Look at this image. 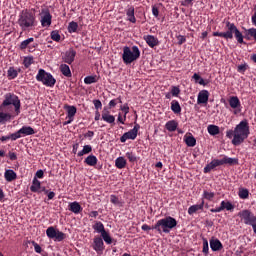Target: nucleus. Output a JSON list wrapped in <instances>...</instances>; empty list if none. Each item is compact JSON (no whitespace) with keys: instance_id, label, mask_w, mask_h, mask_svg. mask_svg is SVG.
Instances as JSON below:
<instances>
[{"instance_id":"nucleus-14","label":"nucleus","mask_w":256,"mask_h":256,"mask_svg":"<svg viewBox=\"0 0 256 256\" xmlns=\"http://www.w3.org/2000/svg\"><path fill=\"white\" fill-rule=\"evenodd\" d=\"M92 248L97 254L103 253V251L105 250V245L103 239L100 236H96L93 238Z\"/></svg>"},{"instance_id":"nucleus-34","label":"nucleus","mask_w":256,"mask_h":256,"mask_svg":"<svg viewBox=\"0 0 256 256\" xmlns=\"http://www.w3.org/2000/svg\"><path fill=\"white\" fill-rule=\"evenodd\" d=\"M127 166V160L124 157H118L115 160V167L118 169H124Z\"/></svg>"},{"instance_id":"nucleus-64","label":"nucleus","mask_w":256,"mask_h":256,"mask_svg":"<svg viewBox=\"0 0 256 256\" xmlns=\"http://www.w3.org/2000/svg\"><path fill=\"white\" fill-rule=\"evenodd\" d=\"M141 229H142L143 231L154 230L153 227H150V226L147 225V224H143V225L141 226Z\"/></svg>"},{"instance_id":"nucleus-27","label":"nucleus","mask_w":256,"mask_h":256,"mask_svg":"<svg viewBox=\"0 0 256 256\" xmlns=\"http://www.w3.org/2000/svg\"><path fill=\"white\" fill-rule=\"evenodd\" d=\"M41 189V182L36 178L34 177V180H32V186H30V191L36 193H41L40 191Z\"/></svg>"},{"instance_id":"nucleus-18","label":"nucleus","mask_w":256,"mask_h":256,"mask_svg":"<svg viewBox=\"0 0 256 256\" xmlns=\"http://www.w3.org/2000/svg\"><path fill=\"white\" fill-rule=\"evenodd\" d=\"M209 97H210V93L208 90H201L197 96V104L198 105H201V104L207 105L209 102Z\"/></svg>"},{"instance_id":"nucleus-4","label":"nucleus","mask_w":256,"mask_h":256,"mask_svg":"<svg viewBox=\"0 0 256 256\" xmlns=\"http://www.w3.org/2000/svg\"><path fill=\"white\" fill-rule=\"evenodd\" d=\"M178 222L175 218L168 216L163 219H159L153 226L152 229H155L159 234L165 233L169 234L172 229L177 227Z\"/></svg>"},{"instance_id":"nucleus-61","label":"nucleus","mask_w":256,"mask_h":256,"mask_svg":"<svg viewBox=\"0 0 256 256\" xmlns=\"http://www.w3.org/2000/svg\"><path fill=\"white\" fill-rule=\"evenodd\" d=\"M152 15H153L155 18H158V17H159V8H157V6H152Z\"/></svg>"},{"instance_id":"nucleus-5","label":"nucleus","mask_w":256,"mask_h":256,"mask_svg":"<svg viewBox=\"0 0 256 256\" xmlns=\"http://www.w3.org/2000/svg\"><path fill=\"white\" fill-rule=\"evenodd\" d=\"M18 25L22 30L26 31L36 26V18L33 12L22 10L18 16Z\"/></svg>"},{"instance_id":"nucleus-32","label":"nucleus","mask_w":256,"mask_h":256,"mask_svg":"<svg viewBox=\"0 0 256 256\" xmlns=\"http://www.w3.org/2000/svg\"><path fill=\"white\" fill-rule=\"evenodd\" d=\"M60 72H62V75H64L66 78L72 77L71 69L67 64L60 65Z\"/></svg>"},{"instance_id":"nucleus-62","label":"nucleus","mask_w":256,"mask_h":256,"mask_svg":"<svg viewBox=\"0 0 256 256\" xmlns=\"http://www.w3.org/2000/svg\"><path fill=\"white\" fill-rule=\"evenodd\" d=\"M117 104H118V100L113 99V100H110V102L108 103V106L109 108H114L117 106Z\"/></svg>"},{"instance_id":"nucleus-46","label":"nucleus","mask_w":256,"mask_h":256,"mask_svg":"<svg viewBox=\"0 0 256 256\" xmlns=\"http://www.w3.org/2000/svg\"><path fill=\"white\" fill-rule=\"evenodd\" d=\"M17 76H18L17 70H15L13 67H10V69H8V78L12 80L17 78Z\"/></svg>"},{"instance_id":"nucleus-60","label":"nucleus","mask_w":256,"mask_h":256,"mask_svg":"<svg viewBox=\"0 0 256 256\" xmlns=\"http://www.w3.org/2000/svg\"><path fill=\"white\" fill-rule=\"evenodd\" d=\"M93 105H94L96 110L102 108V102L100 100H93Z\"/></svg>"},{"instance_id":"nucleus-26","label":"nucleus","mask_w":256,"mask_h":256,"mask_svg":"<svg viewBox=\"0 0 256 256\" xmlns=\"http://www.w3.org/2000/svg\"><path fill=\"white\" fill-rule=\"evenodd\" d=\"M179 124L175 120H170L165 124V129L169 132H175L178 128Z\"/></svg>"},{"instance_id":"nucleus-19","label":"nucleus","mask_w":256,"mask_h":256,"mask_svg":"<svg viewBox=\"0 0 256 256\" xmlns=\"http://www.w3.org/2000/svg\"><path fill=\"white\" fill-rule=\"evenodd\" d=\"M143 40L150 48H155L160 44L159 39L153 35H145L143 36Z\"/></svg>"},{"instance_id":"nucleus-58","label":"nucleus","mask_w":256,"mask_h":256,"mask_svg":"<svg viewBox=\"0 0 256 256\" xmlns=\"http://www.w3.org/2000/svg\"><path fill=\"white\" fill-rule=\"evenodd\" d=\"M32 246H34V251H36V253L42 252L41 246L38 243H36L35 241H32Z\"/></svg>"},{"instance_id":"nucleus-25","label":"nucleus","mask_w":256,"mask_h":256,"mask_svg":"<svg viewBox=\"0 0 256 256\" xmlns=\"http://www.w3.org/2000/svg\"><path fill=\"white\" fill-rule=\"evenodd\" d=\"M19 131L22 137L35 134V130L31 126H22Z\"/></svg>"},{"instance_id":"nucleus-7","label":"nucleus","mask_w":256,"mask_h":256,"mask_svg":"<svg viewBox=\"0 0 256 256\" xmlns=\"http://www.w3.org/2000/svg\"><path fill=\"white\" fill-rule=\"evenodd\" d=\"M36 81L42 82V84L48 87H53L56 84V79L50 73H47L43 69L38 70V75H36Z\"/></svg>"},{"instance_id":"nucleus-20","label":"nucleus","mask_w":256,"mask_h":256,"mask_svg":"<svg viewBox=\"0 0 256 256\" xmlns=\"http://www.w3.org/2000/svg\"><path fill=\"white\" fill-rule=\"evenodd\" d=\"M125 14L127 17V21H129L130 23H133V24H135L137 22L136 17H135L134 6H127V8L125 10Z\"/></svg>"},{"instance_id":"nucleus-16","label":"nucleus","mask_w":256,"mask_h":256,"mask_svg":"<svg viewBox=\"0 0 256 256\" xmlns=\"http://www.w3.org/2000/svg\"><path fill=\"white\" fill-rule=\"evenodd\" d=\"M76 54V51L73 48H70L66 51V53H64V56H62V61L68 65H71L75 61Z\"/></svg>"},{"instance_id":"nucleus-39","label":"nucleus","mask_w":256,"mask_h":256,"mask_svg":"<svg viewBox=\"0 0 256 256\" xmlns=\"http://www.w3.org/2000/svg\"><path fill=\"white\" fill-rule=\"evenodd\" d=\"M207 131L212 136L220 134V128L218 126H215V125H209L207 127Z\"/></svg>"},{"instance_id":"nucleus-59","label":"nucleus","mask_w":256,"mask_h":256,"mask_svg":"<svg viewBox=\"0 0 256 256\" xmlns=\"http://www.w3.org/2000/svg\"><path fill=\"white\" fill-rule=\"evenodd\" d=\"M177 38V41H178V45H182L184 43H186V37L182 36V35H179L176 37Z\"/></svg>"},{"instance_id":"nucleus-29","label":"nucleus","mask_w":256,"mask_h":256,"mask_svg":"<svg viewBox=\"0 0 256 256\" xmlns=\"http://www.w3.org/2000/svg\"><path fill=\"white\" fill-rule=\"evenodd\" d=\"M101 118L103 121L109 124H114L115 123V116L110 115L108 112L103 111L101 114Z\"/></svg>"},{"instance_id":"nucleus-1","label":"nucleus","mask_w":256,"mask_h":256,"mask_svg":"<svg viewBox=\"0 0 256 256\" xmlns=\"http://www.w3.org/2000/svg\"><path fill=\"white\" fill-rule=\"evenodd\" d=\"M12 106H14V116H18L21 113V101L19 97L13 93H6L4 95V101L0 104V110L12 113Z\"/></svg>"},{"instance_id":"nucleus-22","label":"nucleus","mask_w":256,"mask_h":256,"mask_svg":"<svg viewBox=\"0 0 256 256\" xmlns=\"http://www.w3.org/2000/svg\"><path fill=\"white\" fill-rule=\"evenodd\" d=\"M68 210L73 212L74 214H79L80 212H82L83 208L79 202L74 201L68 204Z\"/></svg>"},{"instance_id":"nucleus-6","label":"nucleus","mask_w":256,"mask_h":256,"mask_svg":"<svg viewBox=\"0 0 256 256\" xmlns=\"http://www.w3.org/2000/svg\"><path fill=\"white\" fill-rule=\"evenodd\" d=\"M141 56V52L137 46H132V48L126 46L123 47L122 60L124 64H131L137 61Z\"/></svg>"},{"instance_id":"nucleus-8","label":"nucleus","mask_w":256,"mask_h":256,"mask_svg":"<svg viewBox=\"0 0 256 256\" xmlns=\"http://www.w3.org/2000/svg\"><path fill=\"white\" fill-rule=\"evenodd\" d=\"M46 236H48V238L50 239H54L58 242L63 241L67 235L57 229H55L53 226L48 227V229H46Z\"/></svg>"},{"instance_id":"nucleus-50","label":"nucleus","mask_w":256,"mask_h":256,"mask_svg":"<svg viewBox=\"0 0 256 256\" xmlns=\"http://www.w3.org/2000/svg\"><path fill=\"white\" fill-rule=\"evenodd\" d=\"M125 157L129 160V162L134 163L137 161V157L133 152H127Z\"/></svg>"},{"instance_id":"nucleus-30","label":"nucleus","mask_w":256,"mask_h":256,"mask_svg":"<svg viewBox=\"0 0 256 256\" xmlns=\"http://www.w3.org/2000/svg\"><path fill=\"white\" fill-rule=\"evenodd\" d=\"M184 142L188 147H195L197 144V140L193 135H190V136L185 135Z\"/></svg>"},{"instance_id":"nucleus-40","label":"nucleus","mask_w":256,"mask_h":256,"mask_svg":"<svg viewBox=\"0 0 256 256\" xmlns=\"http://www.w3.org/2000/svg\"><path fill=\"white\" fill-rule=\"evenodd\" d=\"M99 81V77L94 75V76H87L84 78V84H87V85H91V84H94V83H97Z\"/></svg>"},{"instance_id":"nucleus-56","label":"nucleus","mask_w":256,"mask_h":256,"mask_svg":"<svg viewBox=\"0 0 256 256\" xmlns=\"http://www.w3.org/2000/svg\"><path fill=\"white\" fill-rule=\"evenodd\" d=\"M247 68H248V65L247 64H242V65H239L237 67V71L239 73H245L247 71Z\"/></svg>"},{"instance_id":"nucleus-11","label":"nucleus","mask_w":256,"mask_h":256,"mask_svg":"<svg viewBox=\"0 0 256 256\" xmlns=\"http://www.w3.org/2000/svg\"><path fill=\"white\" fill-rule=\"evenodd\" d=\"M238 216L243 220L244 224L246 225L251 226L253 223L256 222V216L250 210H242L241 212H239Z\"/></svg>"},{"instance_id":"nucleus-13","label":"nucleus","mask_w":256,"mask_h":256,"mask_svg":"<svg viewBox=\"0 0 256 256\" xmlns=\"http://www.w3.org/2000/svg\"><path fill=\"white\" fill-rule=\"evenodd\" d=\"M225 209L227 211H234L235 206L230 201H221L220 206L210 209V212L219 213V212L224 211Z\"/></svg>"},{"instance_id":"nucleus-42","label":"nucleus","mask_w":256,"mask_h":256,"mask_svg":"<svg viewBox=\"0 0 256 256\" xmlns=\"http://www.w3.org/2000/svg\"><path fill=\"white\" fill-rule=\"evenodd\" d=\"M66 110H67V117L68 118H74V116L77 113V108L74 106H66Z\"/></svg>"},{"instance_id":"nucleus-36","label":"nucleus","mask_w":256,"mask_h":256,"mask_svg":"<svg viewBox=\"0 0 256 256\" xmlns=\"http://www.w3.org/2000/svg\"><path fill=\"white\" fill-rule=\"evenodd\" d=\"M102 241L106 244L110 245L113 243L114 239L110 236V233L105 231L102 235H100Z\"/></svg>"},{"instance_id":"nucleus-54","label":"nucleus","mask_w":256,"mask_h":256,"mask_svg":"<svg viewBox=\"0 0 256 256\" xmlns=\"http://www.w3.org/2000/svg\"><path fill=\"white\" fill-rule=\"evenodd\" d=\"M23 136L21 135L20 130H18L16 133L10 134V140L16 141L17 139L22 138Z\"/></svg>"},{"instance_id":"nucleus-24","label":"nucleus","mask_w":256,"mask_h":256,"mask_svg":"<svg viewBox=\"0 0 256 256\" xmlns=\"http://www.w3.org/2000/svg\"><path fill=\"white\" fill-rule=\"evenodd\" d=\"M205 201L202 200L200 204L192 205L188 208V214L193 215L199 210H204Z\"/></svg>"},{"instance_id":"nucleus-43","label":"nucleus","mask_w":256,"mask_h":256,"mask_svg":"<svg viewBox=\"0 0 256 256\" xmlns=\"http://www.w3.org/2000/svg\"><path fill=\"white\" fill-rule=\"evenodd\" d=\"M249 190L246 189V188H240L239 191H238V196L240 199H247L249 198Z\"/></svg>"},{"instance_id":"nucleus-55","label":"nucleus","mask_w":256,"mask_h":256,"mask_svg":"<svg viewBox=\"0 0 256 256\" xmlns=\"http://www.w3.org/2000/svg\"><path fill=\"white\" fill-rule=\"evenodd\" d=\"M180 92L181 91H180L179 87L173 86L172 89H171V94L174 97L179 96Z\"/></svg>"},{"instance_id":"nucleus-35","label":"nucleus","mask_w":256,"mask_h":256,"mask_svg":"<svg viewBox=\"0 0 256 256\" xmlns=\"http://www.w3.org/2000/svg\"><path fill=\"white\" fill-rule=\"evenodd\" d=\"M171 110L175 114H180L182 112V108L180 106V103L176 100H173L171 102Z\"/></svg>"},{"instance_id":"nucleus-9","label":"nucleus","mask_w":256,"mask_h":256,"mask_svg":"<svg viewBox=\"0 0 256 256\" xmlns=\"http://www.w3.org/2000/svg\"><path fill=\"white\" fill-rule=\"evenodd\" d=\"M230 108L233 110L232 113L233 115H239L243 111V107L241 104V101L239 97L237 96H232L228 100Z\"/></svg>"},{"instance_id":"nucleus-53","label":"nucleus","mask_w":256,"mask_h":256,"mask_svg":"<svg viewBox=\"0 0 256 256\" xmlns=\"http://www.w3.org/2000/svg\"><path fill=\"white\" fill-rule=\"evenodd\" d=\"M216 167L214 166V164L212 163V161L209 163V164H207L205 167H204V169H203V172L205 173V174H207V173H209V172H211L213 169H215Z\"/></svg>"},{"instance_id":"nucleus-21","label":"nucleus","mask_w":256,"mask_h":256,"mask_svg":"<svg viewBox=\"0 0 256 256\" xmlns=\"http://www.w3.org/2000/svg\"><path fill=\"white\" fill-rule=\"evenodd\" d=\"M209 243H210L211 250L214 252L220 251L224 247L222 242L219 239L212 238V239H210Z\"/></svg>"},{"instance_id":"nucleus-2","label":"nucleus","mask_w":256,"mask_h":256,"mask_svg":"<svg viewBox=\"0 0 256 256\" xmlns=\"http://www.w3.org/2000/svg\"><path fill=\"white\" fill-rule=\"evenodd\" d=\"M250 125L248 120L241 121L235 127V138L232 139L231 143L234 146L241 145L250 135Z\"/></svg>"},{"instance_id":"nucleus-33","label":"nucleus","mask_w":256,"mask_h":256,"mask_svg":"<svg viewBox=\"0 0 256 256\" xmlns=\"http://www.w3.org/2000/svg\"><path fill=\"white\" fill-rule=\"evenodd\" d=\"M84 163L88 166H95L98 163V159L95 155H89L84 159Z\"/></svg>"},{"instance_id":"nucleus-52","label":"nucleus","mask_w":256,"mask_h":256,"mask_svg":"<svg viewBox=\"0 0 256 256\" xmlns=\"http://www.w3.org/2000/svg\"><path fill=\"white\" fill-rule=\"evenodd\" d=\"M33 62H34V58L33 57H26V58H24V62H23L24 67L29 68L33 64Z\"/></svg>"},{"instance_id":"nucleus-57","label":"nucleus","mask_w":256,"mask_h":256,"mask_svg":"<svg viewBox=\"0 0 256 256\" xmlns=\"http://www.w3.org/2000/svg\"><path fill=\"white\" fill-rule=\"evenodd\" d=\"M236 136V130H228L226 132V137L229 138V139H232V138H235Z\"/></svg>"},{"instance_id":"nucleus-28","label":"nucleus","mask_w":256,"mask_h":256,"mask_svg":"<svg viewBox=\"0 0 256 256\" xmlns=\"http://www.w3.org/2000/svg\"><path fill=\"white\" fill-rule=\"evenodd\" d=\"M4 179L8 182H12L17 179V174L13 170H6V172H4Z\"/></svg>"},{"instance_id":"nucleus-44","label":"nucleus","mask_w":256,"mask_h":256,"mask_svg":"<svg viewBox=\"0 0 256 256\" xmlns=\"http://www.w3.org/2000/svg\"><path fill=\"white\" fill-rule=\"evenodd\" d=\"M110 202L115 206H119V207L123 206V202L116 195H110Z\"/></svg>"},{"instance_id":"nucleus-51","label":"nucleus","mask_w":256,"mask_h":256,"mask_svg":"<svg viewBox=\"0 0 256 256\" xmlns=\"http://www.w3.org/2000/svg\"><path fill=\"white\" fill-rule=\"evenodd\" d=\"M120 110L124 113V120L127 119V114L130 112V108L128 104H124L120 106Z\"/></svg>"},{"instance_id":"nucleus-38","label":"nucleus","mask_w":256,"mask_h":256,"mask_svg":"<svg viewBox=\"0 0 256 256\" xmlns=\"http://www.w3.org/2000/svg\"><path fill=\"white\" fill-rule=\"evenodd\" d=\"M92 151H93V148L91 145H85L83 146L82 150L77 153V156L81 157L91 153Z\"/></svg>"},{"instance_id":"nucleus-12","label":"nucleus","mask_w":256,"mask_h":256,"mask_svg":"<svg viewBox=\"0 0 256 256\" xmlns=\"http://www.w3.org/2000/svg\"><path fill=\"white\" fill-rule=\"evenodd\" d=\"M211 162L214 164L216 168L225 164H229V165L239 164V159L224 156L222 159H213Z\"/></svg>"},{"instance_id":"nucleus-17","label":"nucleus","mask_w":256,"mask_h":256,"mask_svg":"<svg viewBox=\"0 0 256 256\" xmlns=\"http://www.w3.org/2000/svg\"><path fill=\"white\" fill-rule=\"evenodd\" d=\"M15 118L11 112L7 110H0V125H5L8 122H11Z\"/></svg>"},{"instance_id":"nucleus-47","label":"nucleus","mask_w":256,"mask_h":256,"mask_svg":"<svg viewBox=\"0 0 256 256\" xmlns=\"http://www.w3.org/2000/svg\"><path fill=\"white\" fill-rule=\"evenodd\" d=\"M34 42V38H28L27 40H24L22 43H20V49L25 50L30 43Z\"/></svg>"},{"instance_id":"nucleus-37","label":"nucleus","mask_w":256,"mask_h":256,"mask_svg":"<svg viewBox=\"0 0 256 256\" xmlns=\"http://www.w3.org/2000/svg\"><path fill=\"white\" fill-rule=\"evenodd\" d=\"M102 241L106 244L110 245L113 243L114 239L110 236V233L105 231L102 235H100Z\"/></svg>"},{"instance_id":"nucleus-49","label":"nucleus","mask_w":256,"mask_h":256,"mask_svg":"<svg viewBox=\"0 0 256 256\" xmlns=\"http://www.w3.org/2000/svg\"><path fill=\"white\" fill-rule=\"evenodd\" d=\"M203 198L207 199L209 201L213 200L215 197V193L214 192H208V191H203Z\"/></svg>"},{"instance_id":"nucleus-31","label":"nucleus","mask_w":256,"mask_h":256,"mask_svg":"<svg viewBox=\"0 0 256 256\" xmlns=\"http://www.w3.org/2000/svg\"><path fill=\"white\" fill-rule=\"evenodd\" d=\"M92 228L95 232L99 233L100 235H102L103 233L106 232L104 224L100 221L95 222V224L92 226Z\"/></svg>"},{"instance_id":"nucleus-23","label":"nucleus","mask_w":256,"mask_h":256,"mask_svg":"<svg viewBox=\"0 0 256 256\" xmlns=\"http://www.w3.org/2000/svg\"><path fill=\"white\" fill-rule=\"evenodd\" d=\"M243 38L248 41L254 40V42H256V28L245 30Z\"/></svg>"},{"instance_id":"nucleus-3","label":"nucleus","mask_w":256,"mask_h":256,"mask_svg":"<svg viewBox=\"0 0 256 256\" xmlns=\"http://www.w3.org/2000/svg\"><path fill=\"white\" fill-rule=\"evenodd\" d=\"M226 27L228 29L227 32H224V33L214 32L213 36L222 37V38H225L226 40L233 39L235 36V39L239 44H246L244 42L243 34L240 32V30L237 28V26L234 23L226 22Z\"/></svg>"},{"instance_id":"nucleus-63","label":"nucleus","mask_w":256,"mask_h":256,"mask_svg":"<svg viewBox=\"0 0 256 256\" xmlns=\"http://www.w3.org/2000/svg\"><path fill=\"white\" fill-rule=\"evenodd\" d=\"M44 177V171L38 170L36 171V176L34 178L42 179Z\"/></svg>"},{"instance_id":"nucleus-41","label":"nucleus","mask_w":256,"mask_h":256,"mask_svg":"<svg viewBox=\"0 0 256 256\" xmlns=\"http://www.w3.org/2000/svg\"><path fill=\"white\" fill-rule=\"evenodd\" d=\"M78 28H79L78 23L72 21V22H70V23L68 24L67 31H68V33H70V34L76 33L77 30H78Z\"/></svg>"},{"instance_id":"nucleus-45","label":"nucleus","mask_w":256,"mask_h":256,"mask_svg":"<svg viewBox=\"0 0 256 256\" xmlns=\"http://www.w3.org/2000/svg\"><path fill=\"white\" fill-rule=\"evenodd\" d=\"M203 249L202 252L207 256L209 254V242L207 238H203Z\"/></svg>"},{"instance_id":"nucleus-48","label":"nucleus","mask_w":256,"mask_h":256,"mask_svg":"<svg viewBox=\"0 0 256 256\" xmlns=\"http://www.w3.org/2000/svg\"><path fill=\"white\" fill-rule=\"evenodd\" d=\"M50 38H52V40H54L56 42L61 41V35L59 34L58 31H52V33H50Z\"/></svg>"},{"instance_id":"nucleus-10","label":"nucleus","mask_w":256,"mask_h":256,"mask_svg":"<svg viewBox=\"0 0 256 256\" xmlns=\"http://www.w3.org/2000/svg\"><path fill=\"white\" fill-rule=\"evenodd\" d=\"M141 126L138 123H134V127L133 129H131L130 131L124 133L121 137H120V142L121 143H125L128 139L130 140H135L138 136V131L140 130Z\"/></svg>"},{"instance_id":"nucleus-15","label":"nucleus","mask_w":256,"mask_h":256,"mask_svg":"<svg viewBox=\"0 0 256 256\" xmlns=\"http://www.w3.org/2000/svg\"><path fill=\"white\" fill-rule=\"evenodd\" d=\"M42 18H40V24L42 27H50L52 24V15L49 10H42Z\"/></svg>"}]
</instances>
